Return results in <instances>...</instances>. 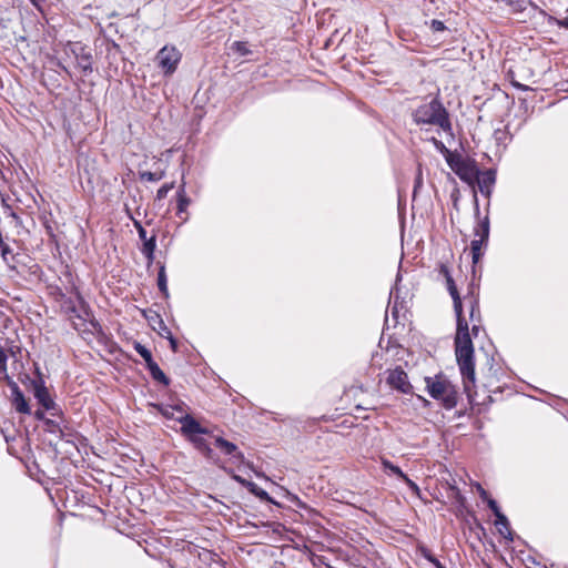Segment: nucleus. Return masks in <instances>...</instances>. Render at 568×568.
<instances>
[{"label":"nucleus","instance_id":"nucleus-26","mask_svg":"<svg viewBox=\"0 0 568 568\" xmlns=\"http://www.w3.org/2000/svg\"><path fill=\"white\" fill-rule=\"evenodd\" d=\"M429 141L433 143V145L435 146V149L440 152L443 155H445V159H454L455 155H453V153L450 152L449 149L446 148V145L438 139H436L435 136L430 138Z\"/></svg>","mask_w":568,"mask_h":568},{"label":"nucleus","instance_id":"nucleus-39","mask_svg":"<svg viewBox=\"0 0 568 568\" xmlns=\"http://www.w3.org/2000/svg\"><path fill=\"white\" fill-rule=\"evenodd\" d=\"M2 205L4 209V213H7L9 216H11L12 219H14L17 221L19 220L18 214L12 210V207L4 200H2Z\"/></svg>","mask_w":568,"mask_h":568},{"label":"nucleus","instance_id":"nucleus-8","mask_svg":"<svg viewBox=\"0 0 568 568\" xmlns=\"http://www.w3.org/2000/svg\"><path fill=\"white\" fill-rule=\"evenodd\" d=\"M33 395L38 403L45 410H53L52 415L55 416L58 414V407L54 400L51 398L48 388L44 386L43 381L40 378L39 381L33 382Z\"/></svg>","mask_w":568,"mask_h":568},{"label":"nucleus","instance_id":"nucleus-34","mask_svg":"<svg viewBox=\"0 0 568 568\" xmlns=\"http://www.w3.org/2000/svg\"><path fill=\"white\" fill-rule=\"evenodd\" d=\"M488 508L493 511V514L495 515V517H497L498 515L503 514V511L500 510L497 501L494 499V498H490L486 501Z\"/></svg>","mask_w":568,"mask_h":568},{"label":"nucleus","instance_id":"nucleus-3","mask_svg":"<svg viewBox=\"0 0 568 568\" xmlns=\"http://www.w3.org/2000/svg\"><path fill=\"white\" fill-rule=\"evenodd\" d=\"M426 389L429 396L439 400L445 409H453L458 403V392L456 386L444 375L435 377H425Z\"/></svg>","mask_w":568,"mask_h":568},{"label":"nucleus","instance_id":"nucleus-12","mask_svg":"<svg viewBox=\"0 0 568 568\" xmlns=\"http://www.w3.org/2000/svg\"><path fill=\"white\" fill-rule=\"evenodd\" d=\"M215 446L222 450L223 454L227 456H232L237 462L242 463L244 460L243 453L239 452L237 446L234 443H231L224 439L221 436L215 437Z\"/></svg>","mask_w":568,"mask_h":568},{"label":"nucleus","instance_id":"nucleus-44","mask_svg":"<svg viewBox=\"0 0 568 568\" xmlns=\"http://www.w3.org/2000/svg\"><path fill=\"white\" fill-rule=\"evenodd\" d=\"M481 331V326H480V323H474L473 324V327H471V333L475 337L478 336L479 332Z\"/></svg>","mask_w":568,"mask_h":568},{"label":"nucleus","instance_id":"nucleus-14","mask_svg":"<svg viewBox=\"0 0 568 568\" xmlns=\"http://www.w3.org/2000/svg\"><path fill=\"white\" fill-rule=\"evenodd\" d=\"M156 248V234L153 233L150 237L142 241L141 253L148 260V265L154 261V252Z\"/></svg>","mask_w":568,"mask_h":568},{"label":"nucleus","instance_id":"nucleus-22","mask_svg":"<svg viewBox=\"0 0 568 568\" xmlns=\"http://www.w3.org/2000/svg\"><path fill=\"white\" fill-rule=\"evenodd\" d=\"M140 180L148 181V182H158L162 180L165 176L164 170H156V171H139Z\"/></svg>","mask_w":568,"mask_h":568},{"label":"nucleus","instance_id":"nucleus-28","mask_svg":"<svg viewBox=\"0 0 568 568\" xmlns=\"http://www.w3.org/2000/svg\"><path fill=\"white\" fill-rule=\"evenodd\" d=\"M45 425H47L48 432L53 433V434L59 433L61 438L64 437V433L59 423H57L52 419H45Z\"/></svg>","mask_w":568,"mask_h":568},{"label":"nucleus","instance_id":"nucleus-5","mask_svg":"<svg viewBox=\"0 0 568 568\" xmlns=\"http://www.w3.org/2000/svg\"><path fill=\"white\" fill-rule=\"evenodd\" d=\"M181 59L182 53L174 45H164L158 51L155 57L158 67L164 75L173 74L176 71Z\"/></svg>","mask_w":568,"mask_h":568},{"label":"nucleus","instance_id":"nucleus-10","mask_svg":"<svg viewBox=\"0 0 568 568\" xmlns=\"http://www.w3.org/2000/svg\"><path fill=\"white\" fill-rule=\"evenodd\" d=\"M6 378L8 379V384L12 392L13 404H14L16 409L19 413L29 414L30 407L24 398L23 393L19 388L18 384L16 382L11 381L7 374H6Z\"/></svg>","mask_w":568,"mask_h":568},{"label":"nucleus","instance_id":"nucleus-29","mask_svg":"<svg viewBox=\"0 0 568 568\" xmlns=\"http://www.w3.org/2000/svg\"><path fill=\"white\" fill-rule=\"evenodd\" d=\"M190 203H191V199L189 196H182L181 199H178L176 214L181 215L182 213H185Z\"/></svg>","mask_w":568,"mask_h":568},{"label":"nucleus","instance_id":"nucleus-46","mask_svg":"<svg viewBox=\"0 0 568 568\" xmlns=\"http://www.w3.org/2000/svg\"><path fill=\"white\" fill-rule=\"evenodd\" d=\"M161 414L166 417V418H174L173 416V412H170L169 408H165V409H161Z\"/></svg>","mask_w":568,"mask_h":568},{"label":"nucleus","instance_id":"nucleus-51","mask_svg":"<svg viewBox=\"0 0 568 568\" xmlns=\"http://www.w3.org/2000/svg\"><path fill=\"white\" fill-rule=\"evenodd\" d=\"M542 568H547L546 566H544Z\"/></svg>","mask_w":568,"mask_h":568},{"label":"nucleus","instance_id":"nucleus-27","mask_svg":"<svg viewBox=\"0 0 568 568\" xmlns=\"http://www.w3.org/2000/svg\"><path fill=\"white\" fill-rule=\"evenodd\" d=\"M232 50L240 55L244 57L251 53V50L248 49L247 44L242 41H235L232 44Z\"/></svg>","mask_w":568,"mask_h":568},{"label":"nucleus","instance_id":"nucleus-6","mask_svg":"<svg viewBox=\"0 0 568 568\" xmlns=\"http://www.w3.org/2000/svg\"><path fill=\"white\" fill-rule=\"evenodd\" d=\"M386 383L390 388L403 394H410L413 389L406 372L400 366L387 371Z\"/></svg>","mask_w":568,"mask_h":568},{"label":"nucleus","instance_id":"nucleus-41","mask_svg":"<svg viewBox=\"0 0 568 568\" xmlns=\"http://www.w3.org/2000/svg\"><path fill=\"white\" fill-rule=\"evenodd\" d=\"M478 493H479V497L481 498V500L484 501H487L488 499H490L491 497L489 496V494L487 493V490H485L480 485L478 486Z\"/></svg>","mask_w":568,"mask_h":568},{"label":"nucleus","instance_id":"nucleus-18","mask_svg":"<svg viewBox=\"0 0 568 568\" xmlns=\"http://www.w3.org/2000/svg\"><path fill=\"white\" fill-rule=\"evenodd\" d=\"M490 232V222L488 215H486L483 220L478 221L477 226L474 230V235L480 240L488 242Z\"/></svg>","mask_w":568,"mask_h":568},{"label":"nucleus","instance_id":"nucleus-30","mask_svg":"<svg viewBox=\"0 0 568 568\" xmlns=\"http://www.w3.org/2000/svg\"><path fill=\"white\" fill-rule=\"evenodd\" d=\"M384 467L389 469L394 475H396L399 479H403L406 475L398 466L392 464L390 462L385 460L383 463Z\"/></svg>","mask_w":568,"mask_h":568},{"label":"nucleus","instance_id":"nucleus-23","mask_svg":"<svg viewBox=\"0 0 568 568\" xmlns=\"http://www.w3.org/2000/svg\"><path fill=\"white\" fill-rule=\"evenodd\" d=\"M470 311L469 317L473 323H480V310H479V301L477 297L471 296L469 300Z\"/></svg>","mask_w":568,"mask_h":568},{"label":"nucleus","instance_id":"nucleus-49","mask_svg":"<svg viewBox=\"0 0 568 568\" xmlns=\"http://www.w3.org/2000/svg\"><path fill=\"white\" fill-rule=\"evenodd\" d=\"M388 316L386 315V318H385V325L388 327Z\"/></svg>","mask_w":568,"mask_h":568},{"label":"nucleus","instance_id":"nucleus-11","mask_svg":"<svg viewBox=\"0 0 568 568\" xmlns=\"http://www.w3.org/2000/svg\"><path fill=\"white\" fill-rule=\"evenodd\" d=\"M496 182V171L493 169H488L485 172H480L478 175V180L475 183L478 184L479 191L485 196H490L491 187Z\"/></svg>","mask_w":568,"mask_h":568},{"label":"nucleus","instance_id":"nucleus-43","mask_svg":"<svg viewBox=\"0 0 568 568\" xmlns=\"http://www.w3.org/2000/svg\"><path fill=\"white\" fill-rule=\"evenodd\" d=\"M182 196H187L185 193V182H182V184L179 186L176 197L181 199Z\"/></svg>","mask_w":568,"mask_h":568},{"label":"nucleus","instance_id":"nucleus-4","mask_svg":"<svg viewBox=\"0 0 568 568\" xmlns=\"http://www.w3.org/2000/svg\"><path fill=\"white\" fill-rule=\"evenodd\" d=\"M447 164L455 172V174L468 185H474L480 171L474 161H466L460 156L447 159Z\"/></svg>","mask_w":568,"mask_h":568},{"label":"nucleus","instance_id":"nucleus-38","mask_svg":"<svg viewBox=\"0 0 568 568\" xmlns=\"http://www.w3.org/2000/svg\"><path fill=\"white\" fill-rule=\"evenodd\" d=\"M7 354L4 349L0 346V371L6 373L7 372Z\"/></svg>","mask_w":568,"mask_h":568},{"label":"nucleus","instance_id":"nucleus-19","mask_svg":"<svg viewBox=\"0 0 568 568\" xmlns=\"http://www.w3.org/2000/svg\"><path fill=\"white\" fill-rule=\"evenodd\" d=\"M158 287L164 298H168L170 296L169 288H168V277H166L164 264H160V266H159Z\"/></svg>","mask_w":568,"mask_h":568},{"label":"nucleus","instance_id":"nucleus-20","mask_svg":"<svg viewBox=\"0 0 568 568\" xmlns=\"http://www.w3.org/2000/svg\"><path fill=\"white\" fill-rule=\"evenodd\" d=\"M487 243L488 242L480 240V239H475L471 241L470 253H471V260H473L474 264L478 263L479 260L481 258V256H483L481 247L486 246Z\"/></svg>","mask_w":568,"mask_h":568},{"label":"nucleus","instance_id":"nucleus-25","mask_svg":"<svg viewBox=\"0 0 568 568\" xmlns=\"http://www.w3.org/2000/svg\"><path fill=\"white\" fill-rule=\"evenodd\" d=\"M420 555L424 559L430 562L435 568H445L444 565L434 556V554L426 547L419 549Z\"/></svg>","mask_w":568,"mask_h":568},{"label":"nucleus","instance_id":"nucleus-36","mask_svg":"<svg viewBox=\"0 0 568 568\" xmlns=\"http://www.w3.org/2000/svg\"><path fill=\"white\" fill-rule=\"evenodd\" d=\"M133 224H134V226H135V229H136V231H138L139 239H140L141 241H143V240L148 239L146 230L143 227V225L141 224V222H139V221H134V223H133Z\"/></svg>","mask_w":568,"mask_h":568},{"label":"nucleus","instance_id":"nucleus-2","mask_svg":"<svg viewBox=\"0 0 568 568\" xmlns=\"http://www.w3.org/2000/svg\"><path fill=\"white\" fill-rule=\"evenodd\" d=\"M413 121L416 125L438 126L443 132L453 135V125L449 112L438 98H433L428 102L418 105L412 113Z\"/></svg>","mask_w":568,"mask_h":568},{"label":"nucleus","instance_id":"nucleus-33","mask_svg":"<svg viewBox=\"0 0 568 568\" xmlns=\"http://www.w3.org/2000/svg\"><path fill=\"white\" fill-rule=\"evenodd\" d=\"M407 486L408 488L416 495H419L420 493V489L419 487L417 486V484L415 481H413L407 475L404 476V478L402 479Z\"/></svg>","mask_w":568,"mask_h":568},{"label":"nucleus","instance_id":"nucleus-1","mask_svg":"<svg viewBox=\"0 0 568 568\" xmlns=\"http://www.w3.org/2000/svg\"><path fill=\"white\" fill-rule=\"evenodd\" d=\"M439 272L446 280L447 290L454 303V311L457 320L455 355L464 381L465 390L468 392L469 384L475 383L474 346L469 333V327L466 318L463 315V302L459 292L448 267L442 264Z\"/></svg>","mask_w":568,"mask_h":568},{"label":"nucleus","instance_id":"nucleus-45","mask_svg":"<svg viewBox=\"0 0 568 568\" xmlns=\"http://www.w3.org/2000/svg\"><path fill=\"white\" fill-rule=\"evenodd\" d=\"M474 202H475V215L479 217L480 211H479V204L476 193H474Z\"/></svg>","mask_w":568,"mask_h":568},{"label":"nucleus","instance_id":"nucleus-24","mask_svg":"<svg viewBox=\"0 0 568 568\" xmlns=\"http://www.w3.org/2000/svg\"><path fill=\"white\" fill-rule=\"evenodd\" d=\"M133 347L136 351V353L144 359L145 365H148L151 361H153L151 351L148 349L143 344L135 341L133 343Z\"/></svg>","mask_w":568,"mask_h":568},{"label":"nucleus","instance_id":"nucleus-47","mask_svg":"<svg viewBox=\"0 0 568 568\" xmlns=\"http://www.w3.org/2000/svg\"><path fill=\"white\" fill-rule=\"evenodd\" d=\"M503 134H504V132H503V131H500V130H496V131H495V138H496V140H497V141L503 140V136H500V135H503Z\"/></svg>","mask_w":568,"mask_h":568},{"label":"nucleus","instance_id":"nucleus-50","mask_svg":"<svg viewBox=\"0 0 568 568\" xmlns=\"http://www.w3.org/2000/svg\"><path fill=\"white\" fill-rule=\"evenodd\" d=\"M532 565H539L535 559L531 560Z\"/></svg>","mask_w":568,"mask_h":568},{"label":"nucleus","instance_id":"nucleus-31","mask_svg":"<svg viewBox=\"0 0 568 568\" xmlns=\"http://www.w3.org/2000/svg\"><path fill=\"white\" fill-rule=\"evenodd\" d=\"M173 183H165L163 184L156 192V199L162 200L166 197L168 193L173 189Z\"/></svg>","mask_w":568,"mask_h":568},{"label":"nucleus","instance_id":"nucleus-13","mask_svg":"<svg viewBox=\"0 0 568 568\" xmlns=\"http://www.w3.org/2000/svg\"><path fill=\"white\" fill-rule=\"evenodd\" d=\"M196 450H199L204 457L213 460L215 458V453L210 447L209 443L202 435H195L187 439Z\"/></svg>","mask_w":568,"mask_h":568},{"label":"nucleus","instance_id":"nucleus-17","mask_svg":"<svg viewBox=\"0 0 568 568\" xmlns=\"http://www.w3.org/2000/svg\"><path fill=\"white\" fill-rule=\"evenodd\" d=\"M146 368L154 381L163 384L164 386H168L170 384V379L166 377V375L154 361H151L146 365Z\"/></svg>","mask_w":568,"mask_h":568},{"label":"nucleus","instance_id":"nucleus-35","mask_svg":"<svg viewBox=\"0 0 568 568\" xmlns=\"http://www.w3.org/2000/svg\"><path fill=\"white\" fill-rule=\"evenodd\" d=\"M0 247H1V256H2V258L6 262H8V256L9 255L13 256L11 247L8 244H6L3 240H2V244H0Z\"/></svg>","mask_w":568,"mask_h":568},{"label":"nucleus","instance_id":"nucleus-40","mask_svg":"<svg viewBox=\"0 0 568 568\" xmlns=\"http://www.w3.org/2000/svg\"><path fill=\"white\" fill-rule=\"evenodd\" d=\"M156 317L159 318V334L164 333V335H166V332H171L170 328L163 322V320L159 315H156Z\"/></svg>","mask_w":568,"mask_h":568},{"label":"nucleus","instance_id":"nucleus-9","mask_svg":"<svg viewBox=\"0 0 568 568\" xmlns=\"http://www.w3.org/2000/svg\"><path fill=\"white\" fill-rule=\"evenodd\" d=\"M71 51L74 54L77 68L81 70L83 75L92 73V54L80 44L74 45Z\"/></svg>","mask_w":568,"mask_h":568},{"label":"nucleus","instance_id":"nucleus-32","mask_svg":"<svg viewBox=\"0 0 568 568\" xmlns=\"http://www.w3.org/2000/svg\"><path fill=\"white\" fill-rule=\"evenodd\" d=\"M160 336L169 341L170 347L173 352L178 351V339L172 335V332H166V335H164V333H160Z\"/></svg>","mask_w":568,"mask_h":568},{"label":"nucleus","instance_id":"nucleus-15","mask_svg":"<svg viewBox=\"0 0 568 568\" xmlns=\"http://www.w3.org/2000/svg\"><path fill=\"white\" fill-rule=\"evenodd\" d=\"M495 526L498 529V532L507 540L513 541L514 540V534L510 529V524L508 518L500 514L495 519Z\"/></svg>","mask_w":568,"mask_h":568},{"label":"nucleus","instance_id":"nucleus-16","mask_svg":"<svg viewBox=\"0 0 568 568\" xmlns=\"http://www.w3.org/2000/svg\"><path fill=\"white\" fill-rule=\"evenodd\" d=\"M398 300H399V296H398L397 287L392 288V291L389 293V304H392L390 313H392V317L394 320L395 325L398 324L399 310L404 308L403 303L402 302L399 303Z\"/></svg>","mask_w":568,"mask_h":568},{"label":"nucleus","instance_id":"nucleus-37","mask_svg":"<svg viewBox=\"0 0 568 568\" xmlns=\"http://www.w3.org/2000/svg\"><path fill=\"white\" fill-rule=\"evenodd\" d=\"M430 28L433 31H436V32L444 31L446 29L445 23L443 21L436 20V19L432 20Z\"/></svg>","mask_w":568,"mask_h":568},{"label":"nucleus","instance_id":"nucleus-42","mask_svg":"<svg viewBox=\"0 0 568 568\" xmlns=\"http://www.w3.org/2000/svg\"><path fill=\"white\" fill-rule=\"evenodd\" d=\"M233 479L245 488H247V484L251 483L250 480H247L239 475H233Z\"/></svg>","mask_w":568,"mask_h":568},{"label":"nucleus","instance_id":"nucleus-7","mask_svg":"<svg viewBox=\"0 0 568 568\" xmlns=\"http://www.w3.org/2000/svg\"><path fill=\"white\" fill-rule=\"evenodd\" d=\"M181 424V434L186 438H191L195 435H207L211 432L203 427L192 415L185 414L175 418Z\"/></svg>","mask_w":568,"mask_h":568},{"label":"nucleus","instance_id":"nucleus-21","mask_svg":"<svg viewBox=\"0 0 568 568\" xmlns=\"http://www.w3.org/2000/svg\"><path fill=\"white\" fill-rule=\"evenodd\" d=\"M247 490L253 494L254 496H256L257 498H260L261 500L263 501H267V503H272V504H275V501L272 499V497L267 494L266 490H264L263 488L258 487L255 483L251 481L250 484H247Z\"/></svg>","mask_w":568,"mask_h":568},{"label":"nucleus","instance_id":"nucleus-48","mask_svg":"<svg viewBox=\"0 0 568 568\" xmlns=\"http://www.w3.org/2000/svg\"><path fill=\"white\" fill-rule=\"evenodd\" d=\"M36 417L38 419H44V413L42 410H37L36 412Z\"/></svg>","mask_w":568,"mask_h":568}]
</instances>
